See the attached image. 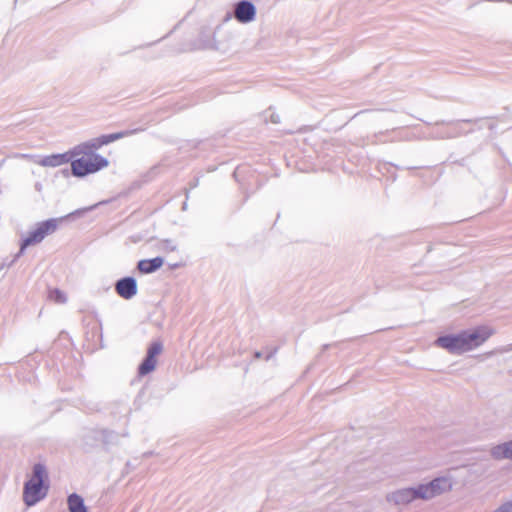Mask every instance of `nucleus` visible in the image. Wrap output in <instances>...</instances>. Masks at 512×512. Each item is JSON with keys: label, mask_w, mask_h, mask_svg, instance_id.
Listing matches in <instances>:
<instances>
[{"label": "nucleus", "mask_w": 512, "mask_h": 512, "mask_svg": "<svg viewBox=\"0 0 512 512\" xmlns=\"http://www.w3.org/2000/svg\"><path fill=\"white\" fill-rule=\"evenodd\" d=\"M230 18H231V15L228 13V14L226 15V17H225V20L227 21V20H229Z\"/></svg>", "instance_id": "26"}, {"label": "nucleus", "mask_w": 512, "mask_h": 512, "mask_svg": "<svg viewBox=\"0 0 512 512\" xmlns=\"http://www.w3.org/2000/svg\"><path fill=\"white\" fill-rule=\"evenodd\" d=\"M74 156L75 155L72 154V151L61 154H52L43 157L37 163L43 167H57L62 164L68 163Z\"/></svg>", "instance_id": "9"}, {"label": "nucleus", "mask_w": 512, "mask_h": 512, "mask_svg": "<svg viewBox=\"0 0 512 512\" xmlns=\"http://www.w3.org/2000/svg\"><path fill=\"white\" fill-rule=\"evenodd\" d=\"M414 491L415 500H429L434 498L429 482L424 484H419L417 486L412 487Z\"/></svg>", "instance_id": "14"}, {"label": "nucleus", "mask_w": 512, "mask_h": 512, "mask_svg": "<svg viewBox=\"0 0 512 512\" xmlns=\"http://www.w3.org/2000/svg\"><path fill=\"white\" fill-rule=\"evenodd\" d=\"M71 172L75 177H85L91 174L88 157H80L71 161Z\"/></svg>", "instance_id": "11"}, {"label": "nucleus", "mask_w": 512, "mask_h": 512, "mask_svg": "<svg viewBox=\"0 0 512 512\" xmlns=\"http://www.w3.org/2000/svg\"><path fill=\"white\" fill-rule=\"evenodd\" d=\"M434 497L452 489L454 480L451 475H444L429 482Z\"/></svg>", "instance_id": "8"}, {"label": "nucleus", "mask_w": 512, "mask_h": 512, "mask_svg": "<svg viewBox=\"0 0 512 512\" xmlns=\"http://www.w3.org/2000/svg\"><path fill=\"white\" fill-rule=\"evenodd\" d=\"M182 208H183V210H186V208H187V203L186 202L183 203V207Z\"/></svg>", "instance_id": "27"}, {"label": "nucleus", "mask_w": 512, "mask_h": 512, "mask_svg": "<svg viewBox=\"0 0 512 512\" xmlns=\"http://www.w3.org/2000/svg\"><path fill=\"white\" fill-rule=\"evenodd\" d=\"M277 351V348H273L272 350H270V352L265 356V360L269 361L270 359H272L276 355Z\"/></svg>", "instance_id": "23"}, {"label": "nucleus", "mask_w": 512, "mask_h": 512, "mask_svg": "<svg viewBox=\"0 0 512 512\" xmlns=\"http://www.w3.org/2000/svg\"><path fill=\"white\" fill-rule=\"evenodd\" d=\"M48 475L44 465L38 463L33 466L31 476L24 484L23 501L27 506H33L41 501L48 491Z\"/></svg>", "instance_id": "2"}, {"label": "nucleus", "mask_w": 512, "mask_h": 512, "mask_svg": "<svg viewBox=\"0 0 512 512\" xmlns=\"http://www.w3.org/2000/svg\"><path fill=\"white\" fill-rule=\"evenodd\" d=\"M157 364V359H152L148 356H145L140 365L138 366V374L140 376H145L151 373Z\"/></svg>", "instance_id": "17"}, {"label": "nucleus", "mask_w": 512, "mask_h": 512, "mask_svg": "<svg viewBox=\"0 0 512 512\" xmlns=\"http://www.w3.org/2000/svg\"><path fill=\"white\" fill-rule=\"evenodd\" d=\"M494 355V352H490L489 354L486 355V357H490V356H493Z\"/></svg>", "instance_id": "28"}, {"label": "nucleus", "mask_w": 512, "mask_h": 512, "mask_svg": "<svg viewBox=\"0 0 512 512\" xmlns=\"http://www.w3.org/2000/svg\"><path fill=\"white\" fill-rule=\"evenodd\" d=\"M386 500L395 505H406L415 500L412 487L397 489L387 494Z\"/></svg>", "instance_id": "6"}, {"label": "nucleus", "mask_w": 512, "mask_h": 512, "mask_svg": "<svg viewBox=\"0 0 512 512\" xmlns=\"http://www.w3.org/2000/svg\"><path fill=\"white\" fill-rule=\"evenodd\" d=\"M489 454L497 461H512V439L491 446Z\"/></svg>", "instance_id": "7"}, {"label": "nucleus", "mask_w": 512, "mask_h": 512, "mask_svg": "<svg viewBox=\"0 0 512 512\" xmlns=\"http://www.w3.org/2000/svg\"><path fill=\"white\" fill-rule=\"evenodd\" d=\"M49 298L56 303H65L66 302V295L61 290H59L57 288L50 290Z\"/></svg>", "instance_id": "19"}, {"label": "nucleus", "mask_w": 512, "mask_h": 512, "mask_svg": "<svg viewBox=\"0 0 512 512\" xmlns=\"http://www.w3.org/2000/svg\"><path fill=\"white\" fill-rule=\"evenodd\" d=\"M139 131H141V129L124 130L116 133L102 135V143H105L107 145L121 138L131 136Z\"/></svg>", "instance_id": "16"}, {"label": "nucleus", "mask_w": 512, "mask_h": 512, "mask_svg": "<svg viewBox=\"0 0 512 512\" xmlns=\"http://www.w3.org/2000/svg\"><path fill=\"white\" fill-rule=\"evenodd\" d=\"M492 512H512V500L504 502Z\"/></svg>", "instance_id": "20"}, {"label": "nucleus", "mask_w": 512, "mask_h": 512, "mask_svg": "<svg viewBox=\"0 0 512 512\" xmlns=\"http://www.w3.org/2000/svg\"><path fill=\"white\" fill-rule=\"evenodd\" d=\"M335 345H336V343H334V344H324V345L322 346V351H325V350H327L328 348H330V347H332V346H335Z\"/></svg>", "instance_id": "25"}, {"label": "nucleus", "mask_w": 512, "mask_h": 512, "mask_svg": "<svg viewBox=\"0 0 512 512\" xmlns=\"http://www.w3.org/2000/svg\"><path fill=\"white\" fill-rule=\"evenodd\" d=\"M67 505L69 512H88L84 499L76 493L68 496Z\"/></svg>", "instance_id": "13"}, {"label": "nucleus", "mask_w": 512, "mask_h": 512, "mask_svg": "<svg viewBox=\"0 0 512 512\" xmlns=\"http://www.w3.org/2000/svg\"><path fill=\"white\" fill-rule=\"evenodd\" d=\"M93 208H94V206H90V207H88V208H83V209L75 210L74 212L70 213V214L68 215V217H69V216H74V215H78V216H79V215H82V214H84L86 211H90V210H92Z\"/></svg>", "instance_id": "21"}, {"label": "nucleus", "mask_w": 512, "mask_h": 512, "mask_svg": "<svg viewBox=\"0 0 512 512\" xmlns=\"http://www.w3.org/2000/svg\"><path fill=\"white\" fill-rule=\"evenodd\" d=\"M116 293L125 300L132 299L138 291L137 281L132 276H125L115 283Z\"/></svg>", "instance_id": "5"}, {"label": "nucleus", "mask_w": 512, "mask_h": 512, "mask_svg": "<svg viewBox=\"0 0 512 512\" xmlns=\"http://www.w3.org/2000/svg\"><path fill=\"white\" fill-rule=\"evenodd\" d=\"M269 120L274 124H278L280 122V116L274 112H271L269 115Z\"/></svg>", "instance_id": "22"}, {"label": "nucleus", "mask_w": 512, "mask_h": 512, "mask_svg": "<svg viewBox=\"0 0 512 512\" xmlns=\"http://www.w3.org/2000/svg\"><path fill=\"white\" fill-rule=\"evenodd\" d=\"M492 331L487 327H478L472 331L464 330L456 334H447L436 339L435 344L452 354H461L482 345Z\"/></svg>", "instance_id": "1"}, {"label": "nucleus", "mask_w": 512, "mask_h": 512, "mask_svg": "<svg viewBox=\"0 0 512 512\" xmlns=\"http://www.w3.org/2000/svg\"><path fill=\"white\" fill-rule=\"evenodd\" d=\"M164 259L160 256L151 259H143L137 263V269L143 274H150L162 267Z\"/></svg>", "instance_id": "10"}, {"label": "nucleus", "mask_w": 512, "mask_h": 512, "mask_svg": "<svg viewBox=\"0 0 512 512\" xmlns=\"http://www.w3.org/2000/svg\"><path fill=\"white\" fill-rule=\"evenodd\" d=\"M162 350V343L160 341H154L149 345L146 356L152 359H157V356L162 352Z\"/></svg>", "instance_id": "18"}, {"label": "nucleus", "mask_w": 512, "mask_h": 512, "mask_svg": "<svg viewBox=\"0 0 512 512\" xmlns=\"http://www.w3.org/2000/svg\"><path fill=\"white\" fill-rule=\"evenodd\" d=\"M103 145H106V144L102 143V136H100L98 138L92 139L91 141H88V142H85V143H82V144L76 146L72 150V154L75 156L80 155V154H83V155L94 154L93 150H96Z\"/></svg>", "instance_id": "12"}, {"label": "nucleus", "mask_w": 512, "mask_h": 512, "mask_svg": "<svg viewBox=\"0 0 512 512\" xmlns=\"http://www.w3.org/2000/svg\"><path fill=\"white\" fill-rule=\"evenodd\" d=\"M60 220L61 219L50 218V219H47L45 221L38 223L36 228L34 230L30 231L28 233V235L24 239H22L21 244H20V250H19L18 254L16 255V257H19L27 247L36 245V244L42 242V240L46 236L54 233L58 227Z\"/></svg>", "instance_id": "3"}, {"label": "nucleus", "mask_w": 512, "mask_h": 512, "mask_svg": "<svg viewBox=\"0 0 512 512\" xmlns=\"http://www.w3.org/2000/svg\"><path fill=\"white\" fill-rule=\"evenodd\" d=\"M256 13V6L250 0H239L233 4V17L241 24L253 22Z\"/></svg>", "instance_id": "4"}, {"label": "nucleus", "mask_w": 512, "mask_h": 512, "mask_svg": "<svg viewBox=\"0 0 512 512\" xmlns=\"http://www.w3.org/2000/svg\"><path fill=\"white\" fill-rule=\"evenodd\" d=\"M253 358H254L255 360L261 359V358H262V352H260V351H255V352L253 353Z\"/></svg>", "instance_id": "24"}, {"label": "nucleus", "mask_w": 512, "mask_h": 512, "mask_svg": "<svg viewBox=\"0 0 512 512\" xmlns=\"http://www.w3.org/2000/svg\"><path fill=\"white\" fill-rule=\"evenodd\" d=\"M87 156L92 173H95L108 166V160L100 154H89Z\"/></svg>", "instance_id": "15"}]
</instances>
